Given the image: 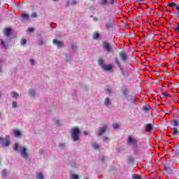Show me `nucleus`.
Segmentation results:
<instances>
[{
    "label": "nucleus",
    "mask_w": 179,
    "mask_h": 179,
    "mask_svg": "<svg viewBox=\"0 0 179 179\" xmlns=\"http://www.w3.org/2000/svg\"><path fill=\"white\" fill-rule=\"evenodd\" d=\"M0 145H3V146H9L10 145V141H9V138H3L0 137Z\"/></svg>",
    "instance_id": "obj_7"
},
{
    "label": "nucleus",
    "mask_w": 179,
    "mask_h": 179,
    "mask_svg": "<svg viewBox=\"0 0 179 179\" xmlns=\"http://www.w3.org/2000/svg\"><path fill=\"white\" fill-rule=\"evenodd\" d=\"M132 179H142V177L141 176L136 175V174H132L131 175Z\"/></svg>",
    "instance_id": "obj_23"
},
{
    "label": "nucleus",
    "mask_w": 179,
    "mask_h": 179,
    "mask_svg": "<svg viewBox=\"0 0 179 179\" xmlns=\"http://www.w3.org/2000/svg\"><path fill=\"white\" fill-rule=\"evenodd\" d=\"M110 3L111 5H113L115 2H117V0H110Z\"/></svg>",
    "instance_id": "obj_46"
},
{
    "label": "nucleus",
    "mask_w": 179,
    "mask_h": 179,
    "mask_svg": "<svg viewBox=\"0 0 179 179\" xmlns=\"http://www.w3.org/2000/svg\"><path fill=\"white\" fill-rule=\"evenodd\" d=\"M39 44H43V41H40Z\"/></svg>",
    "instance_id": "obj_56"
},
{
    "label": "nucleus",
    "mask_w": 179,
    "mask_h": 179,
    "mask_svg": "<svg viewBox=\"0 0 179 179\" xmlns=\"http://www.w3.org/2000/svg\"><path fill=\"white\" fill-rule=\"evenodd\" d=\"M30 64H31V65H34V59H30Z\"/></svg>",
    "instance_id": "obj_48"
},
{
    "label": "nucleus",
    "mask_w": 179,
    "mask_h": 179,
    "mask_svg": "<svg viewBox=\"0 0 179 179\" xmlns=\"http://www.w3.org/2000/svg\"><path fill=\"white\" fill-rule=\"evenodd\" d=\"M171 177H173V178L178 179L179 178V173L177 170H174L171 173Z\"/></svg>",
    "instance_id": "obj_11"
},
{
    "label": "nucleus",
    "mask_w": 179,
    "mask_h": 179,
    "mask_svg": "<svg viewBox=\"0 0 179 179\" xmlns=\"http://www.w3.org/2000/svg\"><path fill=\"white\" fill-rule=\"evenodd\" d=\"M105 27H106V30H110V29H111V27H113V24H111L110 22H107L105 24Z\"/></svg>",
    "instance_id": "obj_21"
},
{
    "label": "nucleus",
    "mask_w": 179,
    "mask_h": 179,
    "mask_svg": "<svg viewBox=\"0 0 179 179\" xmlns=\"http://www.w3.org/2000/svg\"><path fill=\"white\" fill-rule=\"evenodd\" d=\"M168 5L171 8H174V6H176L177 4L176 3H169Z\"/></svg>",
    "instance_id": "obj_37"
},
{
    "label": "nucleus",
    "mask_w": 179,
    "mask_h": 179,
    "mask_svg": "<svg viewBox=\"0 0 179 179\" xmlns=\"http://www.w3.org/2000/svg\"><path fill=\"white\" fill-rule=\"evenodd\" d=\"M29 94H30V96H36V91L31 90L29 91Z\"/></svg>",
    "instance_id": "obj_32"
},
{
    "label": "nucleus",
    "mask_w": 179,
    "mask_h": 179,
    "mask_svg": "<svg viewBox=\"0 0 179 179\" xmlns=\"http://www.w3.org/2000/svg\"><path fill=\"white\" fill-rule=\"evenodd\" d=\"M26 43H27V41H26V39H24V38L21 39L20 43L22 45H24V44H26Z\"/></svg>",
    "instance_id": "obj_35"
},
{
    "label": "nucleus",
    "mask_w": 179,
    "mask_h": 179,
    "mask_svg": "<svg viewBox=\"0 0 179 179\" xmlns=\"http://www.w3.org/2000/svg\"><path fill=\"white\" fill-rule=\"evenodd\" d=\"M71 178H73V179H79V176L76 174H71Z\"/></svg>",
    "instance_id": "obj_31"
},
{
    "label": "nucleus",
    "mask_w": 179,
    "mask_h": 179,
    "mask_svg": "<svg viewBox=\"0 0 179 179\" xmlns=\"http://www.w3.org/2000/svg\"><path fill=\"white\" fill-rule=\"evenodd\" d=\"M127 144L129 146H133V152L134 155L138 153V140L134 138L132 135H129L127 138Z\"/></svg>",
    "instance_id": "obj_1"
},
{
    "label": "nucleus",
    "mask_w": 179,
    "mask_h": 179,
    "mask_svg": "<svg viewBox=\"0 0 179 179\" xmlns=\"http://www.w3.org/2000/svg\"><path fill=\"white\" fill-rule=\"evenodd\" d=\"M162 94L165 99H167V97H170V94H167V92H163Z\"/></svg>",
    "instance_id": "obj_34"
},
{
    "label": "nucleus",
    "mask_w": 179,
    "mask_h": 179,
    "mask_svg": "<svg viewBox=\"0 0 179 179\" xmlns=\"http://www.w3.org/2000/svg\"><path fill=\"white\" fill-rule=\"evenodd\" d=\"M119 55L122 62H127V61H128V55L125 54V52H120Z\"/></svg>",
    "instance_id": "obj_8"
},
{
    "label": "nucleus",
    "mask_w": 179,
    "mask_h": 179,
    "mask_svg": "<svg viewBox=\"0 0 179 179\" xmlns=\"http://www.w3.org/2000/svg\"><path fill=\"white\" fill-rule=\"evenodd\" d=\"M127 159H128V161L129 162V163H134V158H132V157H131V155H129L127 157Z\"/></svg>",
    "instance_id": "obj_28"
},
{
    "label": "nucleus",
    "mask_w": 179,
    "mask_h": 179,
    "mask_svg": "<svg viewBox=\"0 0 179 179\" xmlns=\"http://www.w3.org/2000/svg\"><path fill=\"white\" fill-rule=\"evenodd\" d=\"M10 33H12V29L9 28H5L4 29L5 36H6L7 37H9V36H10Z\"/></svg>",
    "instance_id": "obj_14"
},
{
    "label": "nucleus",
    "mask_w": 179,
    "mask_h": 179,
    "mask_svg": "<svg viewBox=\"0 0 179 179\" xmlns=\"http://www.w3.org/2000/svg\"><path fill=\"white\" fill-rule=\"evenodd\" d=\"M31 17H37V13L34 12L31 14Z\"/></svg>",
    "instance_id": "obj_41"
},
{
    "label": "nucleus",
    "mask_w": 179,
    "mask_h": 179,
    "mask_svg": "<svg viewBox=\"0 0 179 179\" xmlns=\"http://www.w3.org/2000/svg\"><path fill=\"white\" fill-rule=\"evenodd\" d=\"M2 94V92L0 91V96Z\"/></svg>",
    "instance_id": "obj_60"
},
{
    "label": "nucleus",
    "mask_w": 179,
    "mask_h": 179,
    "mask_svg": "<svg viewBox=\"0 0 179 179\" xmlns=\"http://www.w3.org/2000/svg\"><path fill=\"white\" fill-rule=\"evenodd\" d=\"M102 69H103V71H110L111 69H113V64L105 65Z\"/></svg>",
    "instance_id": "obj_15"
},
{
    "label": "nucleus",
    "mask_w": 179,
    "mask_h": 179,
    "mask_svg": "<svg viewBox=\"0 0 179 179\" xmlns=\"http://www.w3.org/2000/svg\"><path fill=\"white\" fill-rule=\"evenodd\" d=\"M169 44H171V42H169Z\"/></svg>",
    "instance_id": "obj_62"
},
{
    "label": "nucleus",
    "mask_w": 179,
    "mask_h": 179,
    "mask_svg": "<svg viewBox=\"0 0 179 179\" xmlns=\"http://www.w3.org/2000/svg\"><path fill=\"white\" fill-rule=\"evenodd\" d=\"M59 147L61 148L62 149H64V144L60 143V144L59 145Z\"/></svg>",
    "instance_id": "obj_51"
},
{
    "label": "nucleus",
    "mask_w": 179,
    "mask_h": 179,
    "mask_svg": "<svg viewBox=\"0 0 179 179\" xmlns=\"http://www.w3.org/2000/svg\"><path fill=\"white\" fill-rule=\"evenodd\" d=\"M0 42H1V45L3 46V47H6V43H5V41H3V40L1 39L0 40Z\"/></svg>",
    "instance_id": "obj_36"
},
{
    "label": "nucleus",
    "mask_w": 179,
    "mask_h": 179,
    "mask_svg": "<svg viewBox=\"0 0 179 179\" xmlns=\"http://www.w3.org/2000/svg\"><path fill=\"white\" fill-rule=\"evenodd\" d=\"M115 63L117 65L118 68L122 71V75L124 77L127 76H125V72H124V68H122V65H121V62L120 61V58L116 57V58H115Z\"/></svg>",
    "instance_id": "obj_6"
},
{
    "label": "nucleus",
    "mask_w": 179,
    "mask_h": 179,
    "mask_svg": "<svg viewBox=\"0 0 179 179\" xmlns=\"http://www.w3.org/2000/svg\"><path fill=\"white\" fill-rule=\"evenodd\" d=\"M1 177L3 178H6V177H8V173H6V169H3L1 171Z\"/></svg>",
    "instance_id": "obj_19"
},
{
    "label": "nucleus",
    "mask_w": 179,
    "mask_h": 179,
    "mask_svg": "<svg viewBox=\"0 0 179 179\" xmlns=\"http://www.w3.org/2000/svg\"><path fill=\"white\" fill-rule=\"evenodd\" d=\"M107 131V126H103V127L99 128V136H101Z\"/></svg>",
    "instance_id": "obj_13"
},
{
    "label": "nucleus",
    "mask_w": 179,
    "mask_h": 179,
    "mask_svg": "<svg viewBox=\"0 0 179 179\" xmlns=\"http://www.w3.org/2000/svg\"><path fill=\"white\" fill-rule=\"evenodd\" d=\"M14 135L15 138H20L22 136V133L19 130L14 131Z\"/></svg>",
    "instance_id": "obj_17"
},
{
    "label": "nucleus",
    "mask_w": 179,
    "mask_h": 179,
    "mask_svg": "<svg viewBox=\"0 0 179 179\" xmlns=\"http://www.w3.org/2000/svg\"><path fill=\"white\" fill-rule=\"evenodd\" d=\"M172 124H173V127H178L179 122L177 120H173Z\"/></svg>",
    "instance_id": "obj_24"
},
{
    "label": "nucleus",
    "mask_w": 179,
    "mask_h": 179,
    "mask_svg": "<svg viewBox=\"0 0 179 179\" xmlns=\"http://www.w3.org/2000/svg\"><path fill=\"white\" fill-rule=\"evenodd\" d=\"M12 107L13 108H16V107H17V103L16 102H13Z\"/></svg>",
    "instance_id": "obj_40"
},
{
    "label": "nucleus",
    "mask_w": 179,
    "mask_h": 179,
    "mask_svg": "<svg viewBox=\"0 0 179 179\" xmlns=\"http://www.w3.org/2000/svg\"><path fill=\"white\" fill-rule=\"evenodd\" d=\"M93 20H94V22H97V21H99V18H97V17H94V18H93Z\"/></svg>",
    "instance_id": "obj_52"
},
{
    "label": "nucleus",
    "mask_w": 179,
    "mask_h": 179,
    "mask_svg": "<svg viewBox=\"0 0 179 179\" xmlns=\"http://www.w3.org/2000/svg\"><path fill=\"white\" fill-rule=\"evenodd\" d=\"M173 135H179V131L177 128H173Z\"/></svg>",
    "instance_id": "obj_29"
},
{
    "label": "nucleus",
    "mask_w": 179,
    "mask_h": 179,
    "mask_svg": "<svg viewBox=\"0 0 179 179\" xmlns=\"http://www.w3.org/2000/svg\"><path fill=\"white\" fill-rule=\"evenodd\" d=\"M13 149L15 152H17L19 149V144L17 143L14 144Z\"/></svg>",
    "instance_id": "obj_27"
},
{
    "label": "nucleus",
    "mask_w": 179,
    "mask_h": 179,
    "mask_svg": "<svg viewBox=\"0 0 179 179\" xmlns=\"http://www.w3.org/2000/svg\"><path fill=\"white\" fill-rule=\"evenodd\" d=\"M53 44H55V45H57V47H58V48H61L62 47L64 46V42L59 41L57 39L53 40Z\"/></svg>",
    "instance_id": "obj_9"
},
{
    "label": "nucleus",
    "mask_w": 179,
    "mask_h": 179,
    "mask_svg": "<svg viewBox=\"0 0 179 179\" xmlns=\"http://www.w3.org/2000/svg\"><path fill=\"white\" fill-rule=\"evenodd\" d=\"M175 15L176 16V17L179 20V13H175Z\"/></svg>",
    "instance_id": "obj_50"
},
{
    "label": "nucleus",
    "mask_w": 179,
    "mask_h": 179,
    "mask_svg": "<svg viewBox=\"0 0 179 179\" xmlns=\"http://www.w3.org/2000/svg\"><path fill=\"white\" fill-rule=\"evenodd\" d=\"M54 2H57V1H58V0H52Z\"/></svg>",
    "instance_id": "obj_59"
},
{
    "label": "nucleus",
    "mask_w": 179,
    "mask_h": 179,
    "mask_svg": "<svg viewBox=\"0 0 179 179\" xmlns=\"http://www.w3.org/2000/svg\"><path fill=\"white\" fill-rule=\"evenodd\" d=\"M78 3V2L76 1V0H73L71 5H72L73 6L76 5Z\"/></svg>",
    "instance_id": "obj_42"
},
{
    "label": "nucleus",
    "mask_w": 179,
    "mask_h": 179,
    "mask_svg": "<svg viewBox=\"0 0 179 179\" xmlns=\"http://www.w3.org/2000/svg\"><path fill=\"white\" fill-rule=\"evenodd\" d=\"M145 131L147 132H150L153 131V126H152V124L148 123L145 124Z\"/></svg>",
    "instance_id": "obj_10"
},
{
    "label": "nucleus",
    "mask_w": 179,
    "mask_h": 179,
    "mask_svg": "<svg viewBox=\"0 0 179 179\" xmlns=\"http://www.w3.org/2000/svg\"><path fill=\"white\" fill-rule=\"evenodd\" d=\"M113 128L114 129H118V128H120V124L115 123V124H113Z\"/></svg>",
    "instance_id": "obj_38"
},
{
    "label": "nucleus",
    "mask_w": 179,
    "mask_h": 179,
    "mask_svg": "<svg viewBox=\"0 0 179 179\" xmlns=\"http://www.w3.org/2000/svg\"><path fill=\"white\" fill-rule=\"evenodd\" d=\"M136 2H138V3H143V0H136Z\"/></svg>",
    "instance_id": "obj_47"
},
{
    "label": "nucleus",
    "mask_w": 179,
    "mask_h": 179,
    "mask_svg": "<svg viewBox=\"0 0 179 179\" xmlns=\"http://www.w3.org/2000/svg\"><path fill=\"white\" fill-rule=\"evenodd\" d=\"M102 47L103 50L106 51V52H108V54L114 52V48H113V46H111V44H110V43L108 42H103Z\"/></svg>",
    "instance_id": "obj_4"
},
{
    "label": "nucleus",
    "mask_w": 179,
    "mask_h": 179,
    "mask_svg": "<svg viewBox=\"0 0 179 179\" xmlns=\"http://www.w3.org/2000/svg\"><path fill=\"white\" fill-rule=\"evenodd\" d=\"M173 23H174L173 22H169V29H173Z\"/></svg>",
    "instance_id": "obj_44"
},
{
    "label": "nucleus",
    "mask_w": 179,
    "mask_h": 179,
    "mask_svg": "<svg viewBox=\"0 0 179 179\" xmlns=\"http://www.w3.org/2000/svg\"><path fill=\"white\" fill-rule=\"evenodd\" d=\"M105 106H110L111 103H110V98L106 97L104 100Z\"/></svg>",
    "instance_id": "obj_20"
},
{
    "label": "nucleus",
    "mask_w": 179,
    "mask_h": 179,
    "mask_svg": "<svg viewBox=\"0 0 179 179\" xmlns=\"http://www.w3.org/2000/svg\"><path fill=\"white\" fill-rule=\"evenodd\" d=\"M122 93L124 96H127L129 93V90L128 88H124L122 91Z\"/></svg>",
    "instance_id": "obj_25"
},
{
    "label": "nucleus",
    "mask_w": 179,
    "mask_h": 179,
    "mask_svg": "<svg viewBox=\"0 0 179 179\" xmlns=\"http://www.w3.org/2000/svg\"><path fill=\"white\" fill-rule=\"evenodd\" d=\"M103 141H104V142H106V141H109L108 138H107V137H106V136H104V137L103 138Z\"/></svg>",
    "instance_id": "obj_49"
},
{
    "label": "nucleus",
    "mask_w": 179,
    "mask_h": 179,
    "mask_svg": "<svg viewBox=\"0 0 179 179\" xmlns=\"http://www.w3.org/2000/svg\"><path fill=\"white\" fill-rule=\"evenodd\" d=\"M108 0H102V1H101V5H107V1H108Z\"/></svg>",
    "instance_id": "obj_43"
},
{
    "label": "nucleus",
    "mask_w": 179,
    "mask_h": 179,
    "mask_svg": "<svg viewBox=\"0 0 179 179\" xmlns=\"http://www.w3.org/2000/svg\"><path fill=\"white\" fill-rule=\"evenodd\" d=\"M164 12H167V10H164Z\"/></svg>",
    "instance_id": "obj_61"
},
{
    "label": "nucleus",
    "mask_w": 179,
    "mask_h": 179,
    "mask_svg": "<svg viewBox=\"0 0 179 179\" xmlns=\"http://www.w3.org/2000/svg\"><path fill=\"white\" fill-rule=\"evenodd\" d=\"M169 13H171V11H170V10H169Z\"/></svg>",
    "instance_id": "obj_63"
},
{
    "label": "nucleus",
    "mask_w": 179,
    "mask_h": 179,
    "mask_svg": "<svg viewBox=\"0 0 179 179\" xmlns=\"http://www.w3.org/2000/svg\"><path fill=\"white\" fill-rule=\"evenodd\" d=\"M98 65H99V66H101L102 69H103L106 65L104 64V59H103L101 57L98 59Z\"/></svg>",
    "instance_id": "obj_12"
},
{
    "label": "nucleus",
    "mask_w": 179,
    "mask_h": 179,
    "mask_svg": "<svg viewBox=\"0 0 179 179\" xmlns=\"http://www.w3.org/2000/svg\"><path fill=\"white\" fill-rule=\"evenodd\" d=\"M131 103H132V104H136V102L135 101V100H132Z\"/></svg>",
    "instance_id": "obj_55"
},
{
    "label": "nucleus",
    "mask_w": 179,
    "mask_h": 179,
    "mask_svg": "<svg viewBox=\"0 0 179 179\" xmlns=\"http://www.w3.org/2000/svg\"><path fill=\"white\" fill-rule=\"evenodd\" d=\"M92 38H94V40H99L100 38V34L94 32L92 35Z\"/></svg>",
    "instance_id": "obj_16"
},
{
    "label": "nucleus",
    "mask_w": 179,
    "mask_h": 179,
    "mask_svg": "<svg viewBox=\"0 0 179 179\" xmlns=\"http://www.w3.org/2000/svg\"><path fill=\"white\" fill-rule=\"evenodd\" d=\"M168 114H171V110H170V111L168 113Z\"/></svg>",
    "instance_id": "obj_57"
},
{
    "label": "nucleus",
    "mask_w": 179,
    "mask_h": 179,
    "mask_svg": "<svg viewBox=\"0 0 179 179\" xmlns=\"http://www.w3.org/2000/svg\"><path fill=\"white\" fill-rule=\"evenodd\" d=\"M37 178H38V179H44V176H43V173H39L37 175Z\"/></svg>",
    "instance_id": "obj_30"
},
{
    "label": "nucleus",
    "mask_w": 179,
    "mask_h": 179,
    "mask_svg": "<svg viewBox=\"0 0 179 179\" xmlns=\"http://www.w3.org/2000/svg\"><path fill=\"white\" fill-rule=\"evenodd\" d=\"M22 19H26L27 20H29V14H22Z\"/></svg>",
    "instance_id": "obj_26"
},
{
    "label": "nucleus",
    "mask_w": 179,
    "mask_h": 179,
    "mask_svg": "<svg viewBox=\"0 0 179 179\" xmlns=\"http://www.w3.org/2000/svg\"><path fill=\"white\" fill-rule=\"evenodd\" d=\"M28 31H29V33H33V31H34V29L29 28V29H28Z\"/></svg>",
    "instance_id": "obj_45"
},
{
    "label": "nucleus",
    "mask_w": 179,
    "mask_h": 179,
    "mask_svg": "<svg viewBox=\"0 0 179 179\" xmlns=\"http://www.w3.org/2000/svg\"><path fill=\"white\" fill-rule=\"evenodd\" d=\"M70 134L74 142H76V141H79V136H80V129L76 127L73 128L70 130Z\"/></svg>",
    "instance_id": "obj_3"
},
{
    "label": "nucleus",
    "mask_w": 179,
    "mask_h": 179,
    "mask_svg": "<svg viewBox=\"0 0 179 179\" xmlns=\"http://www.w3.org/2000/svg\"><path fill=\"white\" fill-rule=\"evenodd\" d=\"M165 171L167 174V177H171V172L173 171L174 169V164L173 162L170 161L164 164Z\"/></svg>",
    "instance_id": "obj_2"
},
{
    "label": "nucleus",
    "mask_w": 179,
    "mask_h": 179,
    "mask_svg": "<svg viewBox=\"0 0 179 179\" xmlns=\"http://www.w3.org/2000/svg\"><path fill=\"white\" fill-rule=\"evenodd\" d=\"M20 152L22 157H24V159H27L29 157V155L27 154V149L25 147H21L20 148Z\"/></svg>",
    "instance_id": "obj_5"
},
{
    "label": "nucleus",
    "mask_w": 179,
    "mask_h": 179,
    "mask_svg": "<svg viewBox=\"0 0 179 179\" xmlns=\"http://www.w3.org/2000/svg\"><path fill=\"white\" fill-rule=\"evenodd\" d=\"M72 50L73 51H76L78 50V46H76V45H72Z\"/></svg>",
    "instance_id": "obj_39"
},
{
    "label": "nucleus",
    "mask_w": 179,
    "mask_h": 179,
    "mask_svg": "<svg viewBox=\"0 0 179 179\" xmlns=\"http://www.w3.org/2000/svg\"><path fill=\"white\" fill-rule=\"evenodd\" d=\"M149 110H150V106L149 104L144 106L143 108V110L145 113H149Z\"/></svg>",
    "instance_id": "obj_18"
},
{
    "label": "nucleus",
    "mask_w": 179,
    "mask_h": 179,
    "mask_svg": "<svg viewBox=\"0 0 179 179\" xmlns=\"http://www.w3.org/2000/svg\"><path fill=\"white\" fill-rule=\"evenodd\" d=\"M92 147L94 148V149H96V150H97V149H99V148H100V146L97 143L92 144Z\"/></svg>",
    "instance_id": "obj_33"
},
{
    "label": "nucleus",
    "mask_w": 179,
    "mask_h": 179,
    "mask_svg": "<svg viewBox=\"0 0 179 179\" xmlns=\"http://www.w3.org/2000/svg\"><path fill=\"white\" fill-rule=\"evenodd\" d=\"M11 97H13V99H17V97H19V94L16 92H13L11 93Z\"/></svg>",
    "instance_id": "obj_22"
},
{
    "label": "nucleus",
    "mask_w": 179,
    "mask_h": 179,
    "mask_svg": "<svg viewBox=\"0 0 179 179\" xmlns=\"http://www.w3.org/2000/svg\"><path fill=\"white\" fill-rule=\"evenodd\" d=\"M176 9H177V10H179V6H178Z\"/></svg>",
    "instance_id": "obj_58"
},
{
    "label": "nucleus",
    "mask_w": 179,
    "mask_h": 179,
    "mask_svg": "<svg viewBox=\"0 0 179 179\" xmlns=\"http://www.w3.org/2000/svg\"><path fill=\"white\" fill-rule=\"evenodd\" d=\"M84 135H85V136H87V135H89V132H87V131H84Z\"/></svg>",
    "instance_id": "obj_54"
},
{
    "label": "nucleus",
    "mask_w": 179,
    "mask_h": 179,
    "mask_svg": "<svg viewBox=\"0 0 179 179\" xmlns=\"http://www.w3.org/2000/svg\"><path fill=\"white\" fill-rule=\"evenodd\" d=\"M71 5L69 1H66V6H69Z\"/></svg>",
    "instance_id": "obj_53"
}]
</instances>
